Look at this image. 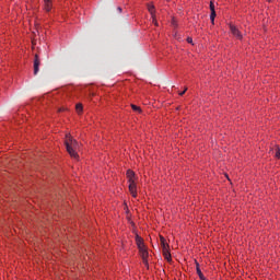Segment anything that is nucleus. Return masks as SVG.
Wrapping results in <instances>:
<instances>
[{
    "mask_svg": "<svg viewBox=\"0 0 280 280\" xmlns=\"http://www.w3.org/2000/svg\"><path fill=\"white\" fill-rule=\"evenodd\" d=\"M65 145L67 152L70 154L72 159H79L78 155V141L71 137V135H66Z\"/></svg>",
    "mask_w": 280,
    "mask_h": 280,
    "instance_id": "obj_1",
    "label": "nucleus"
},
{
    "mask_svg": "<svg viewBox=\"0 0 280 280\" xmlns=\"http://www.w3.org/2000/svg\"><path fill=\"white\" fill-rule=\"evenodd\" d=\"M136 244L139 248V253L144 266H148L149 253H148V249L145 248V245L143 244V238L139 235H136Z\"/></svg>",
    "mask_w": 280,
    "mask_h": 280,
    "instance_id": "obj_2",
    "label": "nucleus"
},
{
    "mask_svg": "<svg viewBox=\"0 0 280 280\" xmlns=\"http://www.w3.org/2000/svg\"><path fill=\"white\" fill-rule=\"evenodd\" d=\"M40 67V57H38V55H35V59H34V75H38V71Z\"/></svg>",
    "mask_w": 280,
    "mask_h": 280,
    "instance_id": "obj_3",
    "label": "nucleus"
},
{
    "mask_svg": "<svg viewBox=\"0 0 280 280\" xmlns=\"http://www.w3.org/2000/svg\"><path fill=\"white\" fill-rule=\"evenodd\" d=\"M230 30H231V33L233 34V36L238 38V40H242V32H240L238 28H236L234 25H230Z\"/></svg>",
    "mask_w": 280,
    "mask_h": 280,
    "instance_id": "obj_4",
    "label": "nucleus"
},
{
    "mask_svg": "<svg viewBox=\"0 0 280 280\" xmlns=\"http://www.w3.org/2000/svg\"><path fill=\"white\" fill-rule=\"evenodd\" d=\"M129 191L133 198H137V184L135 182L129 183Z\"/></svg>",
    "mask_w": 280,
    "mask_h": 280,
    "instance_id": "obj_5",
    "label": "nucleus"
},
{
    "mask_svg": "<svg viewBox=\"0 0 280 280\" xmlns=\"http://www.w3.org/2000/svg\"><path fill=\"white\" fill-rule=\"evenodd\" d=\"M163 257L166 259V261H172V254H170V247H164L162 249Z\"/></svg>",
    "mask_w": 280,
    "mask_h": 280,
    "instance_id": "obj_6",
    "label": "nucleus"
},
{
    "mask_svg": "<svg viewBox=\"0 0 280 280\" xmlns=\"http://www.w3.org/2000/svg\"><path fill=\"white\" fill-rule=\"evenodd\" d=\"M196 270H197V275H198L200 280H207V278H205V275L200 270V264H198V262H196Z\"/></svg>",
    "mask_w": 280,
    "mask_h": 280,
    "instance_id": "obj_7",
    "label": "nucleus"
},
{
    "mask_svg": "<svg viewBox=\"0 0 280 280\" xmlns=\"http://www.w3.org/2000/svg\"><path fill=\"white\" fill-rule=\"evenodd\" d=\"M44 10L46 12H51V0H44Z\"/></svg>",
    "mask_w": 280,
    "mask_h": 280,
    "instance_id": "obj_8",
    "label": "nucleus"
},
{
    "mask_svg": "<svg viewBox=\"0 0 280 280\" xmlns=\"http://www.w3.org/2000/svg\"><path fill=\"white\" fill-rule=\"evenodd\" d=\"M127 178H128V183H135V172L128 170L127 171Z\"/></svg>",
    "mask_w": 280,
    "mask_h": 280,
    "instance_id": "obj_9",
    "label": "nucleus"
},
{
    "mask_svg": "<svg viewBox=\"0 0 280 280\" xmlns=\"http://www.w3.org/2000/svg\"><path fill=\"white\" fill-rule=\"evenodd\" d=\"M161 246H162V250L163 248H170V245H167V243H165V237L161 236Z\"/></svg>",
    "mask_w": 280,
    "mask_h": 280,
    "instance_id": "obj_10",
    "label": "nucleus"
},
{
    "mask_svg": "<svg viewBox=\"0 0 280 280\" xmlns=\"http://www.w3.org/2000/svg\"><path fill=\"white\" fill-rule=\"evenodd\" d=\"M148 10H149V12H150L152 19H154V5L148 4Z\"/></svg>",
    "mask_w": 280,
    "mask_h": 280,
    "instance_id": "obj_11",
    "label": "nucleus"
},
{
    "mask_svg": "<svg viewBox=\"0 0 280 280\" xmlns=\"http://www.w3.org/2000/svg\"><path fill=\"white\" fill-rule=\"evenodd\" d=\"M131 108H132V110H133L135 113H139V114L142 113L141 107H139V106H137V105H135V104L131 105Z\"/></svg>",
    "mask_w": 280,
    "mask_h": 280,
    "instance_id": "obj_12",
    "label": "nucleus"
},
{
    "mask_svg": "<svg viewBox=\"0 0 280 280\" xmlns=\"http://www.w3.org/2000/svg\"><path fill=\"white\" fill-rule=\"evenodd\" d=\"M210 20H211V23H215V11H212L211 14H210Z\"/></svg>",
    "mask_w": 280,
    "mask_h": 280,
    "instance_id": "obj_13",
    "label": "nucleus"
},
{
    "mask_svg": "<svg viewBox=\"0 0 280 280\" xmlns=\"http://www.w3.org/2000/svg\"><path fill=\"white\" fill-rule=\"evenodd\" d=\"M75 108H77V113H82V110H83L81 103L77 104Z\"/></svg>",
    "mask_w": 280,
    "mask_h": 280,
    "instance_id": "obj_14",
    "label": "nucleus"
},
{
    "mask_svg": "<svg viewBox=\"0 0 280 280\" xmlns=\"http://www.w3.org/2000/svg\"><path fill=\"white\" fill-rule=\"evenodd\" d=\"M210 11L215 12V4L213 2H210Z\"/></svg>",
    "mask_w": 280,
    "mask_h": 280,
    "instance_id": "obj_15",
    "label": "nucleus"
},
{
    "mask_svg": "<svg viewBox=\"0 0 280 280\" xmlns=\"http://www.w3.org/2000/svg\"><path fill=\"white\" fill-rule=\"evenodd\" d=\"M280 158V150L277 149V152H276V159H279Z\"/></svg>",
    "mask_w": 280,
    "mask_h": 280,
    "instance_id": "obj_16",
    "label": "nucleus"
},
{
    "mask_svg": "<svg viewBox=\"0 0 280 280\" xmlns=\"http://www.w3.org/2000/svg\"><path fill=\"white\" fill-rule=\"evenodd\" d=\"M153 23L154 25H159V22H156V15H154Z\"/></svg>",
    "mask_w": 280,
    "mask_h": 280,
    "instance_id": "obj_17",
    "label": "nucleus"
},
{
    "mask_svg": "<svg viewBox=\"0 0 280 280\" xmlns=\"http://www.w3.org/2000/svg\"><path fill=\"white\" fill-rule=\"evenodd\" d=\"M184 93H187V88L183 92L179 93L180 96H183Z\"/></svg>",
    "mask_w": 280,
    "mask_h": 280,
    "instance_id": "obj_18",
    "label": "nucleus"
},
{
    "mask_svg": "<svg viewBox=\"0 0 280 280\" xmlns=\"http://www.w3.org/2000/svg\"><path fill=\"white\" fill-rule=\"evenodd\" d=\"M187 43H194V39H191V37H188Z\"/></svg>",
    "mask_w": 280,
    "mask_h": 280,
    "instance_id": "obj_19",
    "label": "nucleus"
},
{
    "mask_svg": "<svg viewBox=\"0 0 280 280\" xmlns=\"http://www.w3.org/2000/svg\"><path fill=\"white\" fill-rule=\"evenodd\" d=\"M117 10H118V12H121V7H118Z\"/></svg>",
    "mask_w": 280,
    "mask_h": 280,
    "instance_id": "obj_20",
    "label": "nucleus"
},
{
    "mask_svg": "<svg viewBox=\"0 0 280 280\" xmlns=\"http://www.w3.org/2000/svg\"><path fill=\"white\" fill-rule=\"evenodd\" d=\"M267 1H272V0H267Z\"/></svg>",
    "mask_w": 280,
    "mask_h": 280,
    "instance_id": "obj_21",
    "label": "nucleus"
}]
</instances>
